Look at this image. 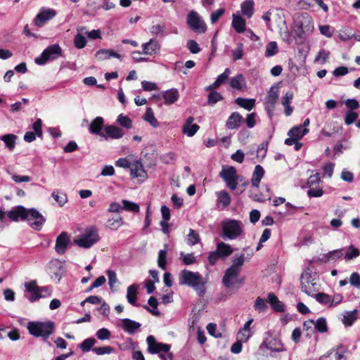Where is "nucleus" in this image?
<instances>
[{
	"mask_svg": "<svg viewBox=\"0 0 360 360\" xmlns=\"http://www.w3.org/2000/svg\"><path fill=\"white\" fill-rule=\"evenodd\" d=\"M319 360H346V357L338 351L331 350L326 354L321 356Z\"/></svg>",
	"mask_w": 360,
	"mask_h": 360,
	"instance_id": "40",
	"label": "nucleus"
},
{
	"mask_svg": "<svg viewBox=\"0 0 360 360\" xmlns=\"http://www.w3.org/2000/svg\"><path fill=\"white\" fill-rule=\"evenodd\" d=\"M123 136V130L112 124L105 127L103 134H101V137L103 138L105 140H108L109 139H119L122 138Z\"/></svg>",
	"mask_w": 360,
	"mask_h": 360,
	"instance_id": "14",
	"label": "nucleus"
},
{
	"mask_svg": "<svg viewBox=\"0 0 360 360\" xmlns=\"http://www.w3.org/2000/svg\"><path fill=\"white\" fill-rule=\"evenodd\" d=\"M222 234L224 240H234L243 233L242 223L235 219H227L221 223Z\"/></svg>",
	"mask_w": 360,
	"mask_h": 360,
	"instance_id": "6",
	"label": "nucleus"
},
{
	"mask_svg": "<svg viewBox=\"0 0 360 360\" xmlns=\"http://www.w3.org/2000/svg\"><path fill=\"white\" fill-rule=\"evenodd\" d=\"M216 251L221 258H226L233 253V250L230 245L220 242L217 245Z\"/></svg>",
	"mask_w": 360,
	"mask_h": 360,
	"instance_id": "30",
	"label": "nucleus"
},
{
	"mask_svg": "<svg viewBox=\"0 0 360 360\" xmlns=\"http://www.w3.org/2000/svg\"><path fill=\"white\" fill-rule=\"evenodd\" d=\"M121 327L127 333L134 334L139 329L141 324L139 322L129 319H123L122 320Z\"/></svg>",
	"mask_w": 360,
	"mask_h": 360,
	"instance_id": "24",
	"label": "nucleus"
},
{
	"mask_svg": "<svg viewBox=\"0 0 360 360\" xmlns=\"http://www.w3.org/2000/svg\"><path fill=\"white\" fill-rule=\"evenodd\" d=\"M93 352L97 355L110 354L114 352V348L111 346H105L101 347H94Z\"/></svg>",
	"mask_w": 360,
	"mask_h": 360,
	"instance_id": "56",
	"label": "nucleus"
},
{
	"mask_svg": "<svg viewBox=\"0 0 360 360\" xmlns=\"http://www.w3.org/2000/svg\"><path fill=\"white\" fill-rule=\"evenodd\" d=\"M251 335L250 330L240 329L237 334V340L245 342L249 340Z\"/></svg>",
	"mask_w": 360,
	"mask_h": 360,
	"instance_id": "62",
	"label": "nucleus"
},
{
	"mask_svg": "<svg viewBox=\"0 0 360 360\" xmlns=\"http://www.w3.org/2000/svg\"><path fill=\"white\" fill-rule=\"evenodd\" d=\"M236 103L240 107L250 111L255 105V99L254 98H244L239 97L236 99Z\"/></svg>",
	"mask_w": 360,
	"mask_h": 360,
	"instance_id": "35",
	"label": "nucleus"
},
{
	"mask_svg": "<svg viewBox=\"0 0 360 360\" xmlns=\"http://www.w3.org/2000/svg\"><path fill=\"white\" fill-rule=\"evenodd\" d=\"M95 56L98 60L101 61L108 60L110 58H116L121 60L122 58L120 53L112 49H100L96 53Z\"/></svg>",
	"mask_w": 360,
	"mask_h": 360,
	"instance_id": "22",
	"label": "nucleus"
},
{
	"mask_svg": "<svg viewBox=\"0 0 360 360\" xmlns=\"http://www.w3.org/2000/svg\"><path fill=\"white\" fill-rule=\"evenodd\" d=\"M223 99V96L221 94L217 91H211L207 98V103L210 105H214L217 102L221 101Z\"/></svg>",
	"mask_w": 360,
	"mask_h": 360,
	"instance_id": "53",
	"label": "nucleus"
},
{
	"mask_svg": "<svg viewBox=\"0 0 360 360\" xmlns=\"http://www.w3.org/2000/svg\"><path fill=\"white\" fill-rule=\"evenodd\" d=\"M330 55V52L325 49H321L319 51L318 55L315 58V62L320 63L321 64H324Z\"/></svg>",
	"mask_w": 360,
	"mask_h": 360,
	"instance_id": "57",
	"label": "nucleus"
},
{
	"mask_svg": "<svg viewBox=\"0 0 360 360\" xmlns=\"http://www.w3.org/2000/svg\"><path fill=\"white\" fill-rule=\"evenodd\" d=\"M70 243V238L66 232H62L56 238L55 250L59 255H63Z\"/></svg>",
	"mask_w": 360,
	"mask_h": 360,
	"instance_id": "18",
	"label": "nucleus"
},
{
	"mask_svg": "<svg viewBox=\"0 0 360 360\" xmlns=\"http://www.w3.org/2000/svg\"><path fill=\"white\" fill-rule=\"evenodd\" d=\"M130 172L132 178H141L143 180L147 178V173L140 160H136L130 166Z\"/></svg>",
	"mask_w": 360,
	"mask_h": 360,
	"instance_id": "20",
	"label": "nucleus"
},
{
	"mask_svg": "<svg viewBox=\"0 0 360 360\" xmlns=\"http://www.w3.org/2000/svg\"><path fill=\"white\" fill-rule=\"evenodd\" d=\"M309 129L307 128L302 129L301 127H294L288 133V134L295 138L297 141L301 139L304 135L308 134Z\"/></svg>",
	"mask_w": 360,
	"mask_h": 360,
	"instance_id": "38",
	"label": "nucleus"
},
{
	"mask_svg": "<svg viewBox=\"0 0 360 360\" xmlns=\"http://www.w3.org/2000/svg\"><path fill=\"white\" fill-rule=\"evenodd\" d=\"M62 54V49L58 44L48 46L41 53L40 56L36 58L34 61L38 65H44L49 60L58 58Z\"/></svg>",
	"mask_w": 360,
	"mask_h": 360,
	"instance_id": "10",
	"label": "nucleus"
},
{
	"mask_svg": "<svg viewBox=\"0 0 360 360\" xmlns=\"http://www.w3.org/2000/svg\"><path fill=\"white\" fill-rule=\"evenodd\" d=\"M254 5L252 0H245L240 5L242 13L248 18L252 17L254 13Z\"/></svg>",
	"mask_w": 360,
	"mask_h": 360,
	"instance_id": "32",
	"label": "nucleus"
},
{
	"mask_svg": "<svg viewBox=\"0 0 360 360\" xmlns=\"http://www.w3.org/2000/svg\"><path fill=\"white\" fill-rule=\"evenodd\" d=\"M267 348L273 352H283L285 351V348L280 340H271L267 345Z\"/></svg>",
	"mask_w": 360,
	"mask_h": 360,
	"instance_id": "46",
	"label": "nucleus"
},
{
	"mask_svg": "<svg viewBox=\"0 0 360 360\" xmlns=\"http://www.w3.org/2000/svg\"><path fill=\"white\" fill-rule=\"evenodd\" d=\"M25 288L26 290L30 293V295L27 297L28 300L33 302L44 297V295L39 294V287L37 285L36 281H31L25 283Z\"/></svg>",
	"mask_w": 360,
	"mask_h": 360,
	"instance_id": "19",
	"label": "nucleus"
},
{
	"mask_svg": "<svg viewBox=\"0 0 360 360\" xmlns=\"http://www.w3.org/2000/svg\"><path fill=\"white\" fill-rule=\"evenodd\" d=\"M199 234L193 229H190L189 233L187 235V243L190 245H194L199 243Z\"/></svg>",
	"mask_w": 360,
	"mask_h": 360,
	"instance_id": "50",
	"label": "nucleus"
},
{
	"mask_svg": "<svg viewBox=\"0 0 360 360\" xmlns=\"http://www.w3.org/2000/svg\"><path fill=\"white\" fill-rule=\"evenodd\" d=\"M343 249H337L328 252L326 255V262L335 261L342 257Z\"/></svg>",
	"mask_w": 360,
	"mask_h": 360,
	"instance_id": "47",
	"label": "nucleus"
},
{
	"mask_svg": "<svg viewBox=\"0 0 360 360\" xmlns=\"http://www.w3.org/2000/svg\"><path fill=\"white\" fill-rule=\"evenodd\" d=\"M1 140H2L6 147H8L10 151H13L15 147L16 140L18 139L17 136L13 134H8L1 136Z\"/></svg>",
	"mask_w": 360,
	"mask_h": 360,
	"instance_id": "36",
	"label": "nucleus"
},
{
	"mask_svg": "<svg viewBox=\"0 0 360 360\" xmlns=\"http://www.w3.org/2000/svg\"><path fill=\"white\" fill-rule=\"evenodd\" d=\"M245 257L243 254L240 255L238 257L233 258L232 261V265L230 266L231 269H234L241 271L242 267L244 264Z\"/></svg>",
	"mask_w": 360,
	"mask_h": 360,
	"instance_id": "52",
	"label": "nucleus"
},
{
	"mask_svg": "<svg viewBox=\"0 0 360 360\" xmlns=\"http://www.w3.org/2000/svg\"><path fill=\"white\" fill-rule=\"evenodd\" d=\"M142 53L148 56H153L159 53L160 44L155 39H150L148 42L142 44Z\"/></svg>",
	"mask_w": 360,
	"mask_h": 360,
	"instance_id": "17",
	"label": "nucleus"
},
{
	"mask_svg": "<svg viewBox=\"0 0 360 360\" xmlns=\"http://www.w3.org/2000/svg\"><path fill=\"white\" fill-rule=\"evenodd\" d=\"M122 210L138 213L140 210L139 205L134 202L122 200Z\"/></svg>",
	"mask_w": 360,
	"mask_h": 360,
	"instance_id": "42",
	"label": "nucleus"
},
{
	"mask_svg": "<svg viewBox=\"0 0 360 360\" xmlns=\"http://www.w3.org/2000/svg\"><path fill=\"white\" fill-rule=\"evenodd\" d=\"M25 220L33 221L31 224V226L34 230L39 231L42 228L44 223L45 222V218L36 209L27 210V214L26 215Z\"/></svg>",
	"mask_w": 360,
	"mask_h": 360,
	"instance_id": "12",
	"label": "nucleus"
},
{
	"mask_svg": "<svg viewBox=\"0 0 360 360\" xmlns=\"http://www.w3.org/2000/svg\"><path fill=\"white\" fill-rule=\"evenodd\" d=\"M268 302L271 304L272 309L276 312H283L285 305L281 302L274 292H269L267 295Z\"/></svg>",
	"mask_w": 360,
	"mask_h": 360,
	"instance_id": "27",
	"label": "nucleus"
},
{
	"mask_svg": "<svg viewBox=\"0 0 360 360\" xmlns=\"http://www.w3.org/2000/svg\"><path fill=\"white\" fill-rule=\"evenodd\" d=\"M255 310L261 312V311H265L267 309V304L265 300L257 297L255 300Z\"/></svg>",
	"mask_w": 360,
	"mask_h": 360,
	"instance_id": "63",
	"label": "nucleus"
},
{
	"mask_svg": "<svg viewBox=\"0 0 360 360\" xmlns=\"http://www.w3.org/2000/svg\"><path fill=\"white\" fill-rule=\"evenodd\" d=\"M358 311L356 309L345 311L343 314L342 323L346 326H351L356 319Z\"/></svg>",
	"mask_w": 360,
	"mask_h": 360,
	"instance_id": "34",
	"label": "nucleus"
},
{
	"mask_svg": "<svg viewBox=\"0 0 360 360\" xmlns=\"http://www.w3.org/2000/svg\"><path fill=\"white\" fill-rule=\"evenodd\" d=\"M278 51L277 44L275 41H271L266 46L265 56L270 57L274 56Z\"/></svg>",
	"mask_w": 360,
	"mask_h": 360,
	"instance_id": "55",
	"label": "nucleus"
},
{
	"mask_svg": "<svg viewBox=\"0 0 360 360\" xmlns=\"http://www.w3.org/2000/svg\"><path fill=\"white\" fill-rule=\"evenodd\" d=\"M278 98V90L274 87H271L268 92L267 96L265 98V107L269 117L273 115L275 104Z\"/></svg>",
	"mask_w": 360,
	"mask_h": 360,
	"instance_id": "15",
	"label": "nucleus"
},
{
	"mask_svg": "<svg viewBox=\"0 0 360 360\" xmlns=\"http://www.w3.org/2000/svg\"><path fill=\"white\" fill-rule=\"evenodd\" d=\"M96 340L93 338H89L84 340L79 345V348L84 352H87L90 351L93 346L96 344Z\"/></svg>",
	"mask_w": 360,
	"mask_h": 360,
	"instance_id": "51",
	"label": "nucleus"
},
{
	"mask_svg": "<svg viewBox=\"0 0 360 360\" xmlns=\"http://www.w3.org/2000/svg\"><path fill=\"white\" fill-rule=\"evenodd\" d=\"M351 285L360 288V274L357 272H353L349 277Z\"/></svg>",
	"mask_w": 360,
	"mask_h": 360,
	"instance_id": "64",
	"label": "nucleus"
},
{
	"mask_svg": "<svg viewBox=\"0 0 360 360\" xmlns=\"http://www.w3.org/2000/svg\"><path fill=\"white\" fill-rule=\"evenodd\" d=\"M116 121L120 125L126 129H129L132 127L131 120L127 116L124 115L123 114L119 115Z\"/></svg>",
	"mask_w": 360,
	"mask_h": 360,
	"instance_id": "48",
	"label": "nucleus"
},
{
	"mask_svg": "<svg viewBox=\"0 0 360 360\" xmlns=\"http://www.w3.org/2000/svg\"><path fill=\"white\" fill-rule=\"evenodd\" d=\"M295 32L300 39H305L314 29L312 18L307 13H298L294 18Z\"/></svg>",
	"mask_w": 360,
	"mask_h": 360,
	"instance_id": "3",
	"label": "nucleus"
},
{
	"mask_svg": "<svg viewBox=\"0 0 360 360\" xmlns=\"http://www.w3.org/2000/svg\"><path fill=\"white\" fill-rule=\"evenodd\" d=\"M99 235L96 228L87 230L79 239L75 240L74 243L80 248H89L99 240Z\"/></svg>",
	"mask_w": 360,
	"mask_h": 360,
	"instance_id": "9",
	"label": "nucleus"
},
{
	"mask_svg": "<svg viewBox=\"0 0 360 360\" xmlns=\"http://www.w3.org/2000/svg\"><path fill=\"white\" fill-rule=\"evenodd\" d=\"M27 328L30 335L36 338H41L49 347L51 346L48 339L54 330V323L53 322L32 321L27 323Z\"/></svg>",
	"mask_w": 360,
	"mask_h": 360,
	"instance_id": "2",
	"label": "nucleus"
},
{
	"mask_svg": "<svg viewBox=\"0 0 360 360\" xmlns=\"http://www.w3.org/2000/svg\"><path fill=\"white\" fill-rule=\"evenodd\" d=\"M180 258L186 265H191L196 262V258L193 253L181 254Z\"/></svg>",
	"mask_w": 360,
	"mask_h": 360,
	"instance_id": "61",
	"label": "nucleus"
},
{
	"mask_svg": "<svg viewBox=\"0 0 360 360\" xmlns=\"http://www.w3.org/2000/svg\"><path fill=\"white\" fill-rule=\"evenodd\" d=\"M217 202L222 205L223 207H228L231 203V197L227 191H221L217 193Z\"/></svg>",
	"mask_w": 360,
	"mask_h": 360,
	"instance_id": "41",
	"label": "nucleus"
},
{
	"mask_svg": "<svg viewBox=\"0 0 360 360\" xmlns=\"http://www.w3.org/2000/svg\"><path fill=\"white\" fill-rule=\"evenodd\" d=\"M186 23L193 32L196 33H205L207 25L202 18L195 11H191L186 17Z\"/></svg>",
	"mask_w": 360,
	"mask_h": 360,
	"instance_id": "8",
	"label": "nucleus"
},
{
	"mask_svg": "<svg viewBox=\"0 0 360 360\" xmlns=\"http://www.w3.org/2000/svg\"><path fill=\"white\" fill-rule=\"evenodd\" d=\"M300 282L302 291L311 297L319 290L318 276L314 273L309 271H303L300 276Z\"/></svg>",
	"mask_w": 360,
	"mask_h": 360,
	"instance_id": "4",
	"label": "nucleus"
},
{
	"mask_svg": "<svg viewBox=\"0 0 360 360\" xmlns=\"http://www.w3.org/2000/svg\"><path fill=\"white\" fill-rule=\"evenodd\" d=\"M74 44L76 48L81 49L86 46V39L85 37H84L81 34H77L75 36Z\"/></svg>",
	"mask_w": 360,
	"mask_h": 360,
	"instance_id": "59",
	"label": "nucleus"
},
{
	"mask_svg": "<svg viewBox=\"0 0 360 360\" xmlns=\"http://www.w3.org/2000/svg\"><path fill=\"white\" fill-rule=\"evenodd\" d=\"M167 249V245L165 244V250H160L158 252V264L163 270L166 268Z\"/></svg>",
	"mask_w": 360,
	"mask_h": 360,
	"instance_id": "45",
	"label": "nucleus"
},
{
	"mask_svg": "<svg viewBox=\"0 0 360 360\" xmlns=\"http://www.w3.org/2000/svg\"><path fill=\"white\" fill-rule=\"evenodd\" d=\"M150 33L157 37H165L166 33V26L165 24L153 25L150 27Z\"/></svg>",
	"mask_w": 360,
	"mask_h": 360,
	"instance_id": "43",
	"label": "nucleus"
},
{
	"mask_svg": "<svg viewBox=\"0 0 360 360\" xmlns=\"http://www.w3.org/2000/svg\"><path fill=\"white\" fill-rule=\"evenodd\" d=\"M162 162L165 164H172L176 160V155L173 152H169L162 155L160 158Z\"/></svg>",
	"mask_w": 360,
	"mask_h": 360,
	"instance_id": "60",
	"label": "nucleus"
},
{
	"mask_svg": "<svg viewBox=\"0 0 360 360\" xmlns=\"http://www.w3.org/2000/svg\"><path fill=\"white\" fill-rule=\"evenodd\" d=\"M232 26L238 33H242L245 30V20L241 16L233 14Z\"/></svg>",
	"mask_w": 360,
	"mask_h": 360,
	"instance_id": "31",
	"label": "nucleus"
},
{
	"mask_svg": "<svg viewBox=\"0 0 360 360\" xmlns=\"http://www.w3.org/2000/svg\"><path fill=\"white\" fill-rule=\"evenodd\" d=\"M243 120L242 115L238 112H234L229 117L226 122V127L229 129H238Z\"/></svg>",
	"mask_w": 360,
	"mask_h": 360,
	"instance_id": "26",
	"label": "nucleus"
},
{
	"mask_svg": "<svg viewBox=\"0 0 360 360\" xmlns=\"http://www.w3.org/2000/svg\"><path fill=\"white\" fill-rule=\"evenodd\" d=\"M104 125V120L102 117H97L94 119L89 127V131L93 134L99 135L103 134L102 129Z\"/></svg>",
	"mask_w": 360,
	"mask_h": 360,
	"instance_id": "25",
	"label": "nucleus"
},
{
	"mask_svg": "<svg viewBox=\"0 0 360 360\" xmlns=\"http://www.w3.org/2000/svg\"><path fill=\"white\" fill-rule=\"evenodd\" d=\"M240 272L241 271L238 270L231 269L230 267L228 268L223 276L222 283L228 288H231L238 283H242L244 279H238V276Z\"/></svg>",
	"mask_w": 360,
	"mask_h": 360,
	"instance_id": "11",
	"label": "nucleus"
},
{
	"mask_svg": "<svg viewBox=\"0 0 360 360\" xmlns=\"http://www.w3.org/2000/svg\"><path fill=\"white\" fill-rule=\"evenodd\" d=\"M137 290L138 286L133 284L127 288V299L128 302L134 306H136Z\"/></svg>",
	"mask_w": 360,
	"mask_h": 360,
	"instance_id": "37",
	"label": "nucleus"
},
{
	"mask_svg": "<svg viewBox=\"0 0 360 360\" xmlns=\"http://www.w3.org/2000/svg\"><path fill=\"white\" fill-rule=\"evenodd\" d=\"M313 297H314L319 303L324 304L330 303L331 301L330 295L323 292H315Z\"/></svg>",
	"mask_w": 360,
	"mask_h": 360,
	"instance_id": "58",
	"label": "nucleus"
},
{
	"mask_svg": "<svg viewBox=\"0 0 360 360\" xmlns=\"http://www.w3.org/2000/svg\"><path fill=\"white\" fill-rule=\"evenodd\" d=\"M51 195L60 206H63L68 201L66 194L58 190L53 191Z\"/></svg>",
	"mask_w": 360,
	"mask_h": 360,
	"instance_id": "44",
	"label": "nucleus"
},
{
	"mask_svg": "<svg viewBox=\"0 0 360 360\" xmlns=\"http://www.w3.org/2000/svg\"><path fill=\"white\" fill-rule=\"evenodd\" d=\"M310 324L314 325V328L320 333H326L328 331L326 319L323 317L319 318L316 321L313 320L305 321L304 326L308 327Z\"/></svg>",
	"mask_w": 360,
	"mask_h": 360,
	"instance_id": "28",
	"label": "nucleus"
},
{
	"mask_svg": "<svg viewBox=\"0 0 360 360\" xmlns=\"http://www.w3.org/2000/svg\"><path fill=\"white\" fill-rule=\"evenodd\" d=\"M56 12L51 8H42L40 9L39 13L37 15L34 23L38 27H42L47 21L54 18Z\"/></svg>",
	"mask_w": 360,
	"mask_h": 360,
	"instance_id": "13",
	"label": "nucleus"
},
{
	"mask_svg": "<svg viewBox=\"0 0 360 360\" xmlns=\"http://www.w3.org/2000/svg\"><path fill=\"white\" fill-rule=\"evenodd\" d=\"M157 97L159 99H164L165 105H170L174 104L179 98V93L178 89L172 88L162 91Z\"/></svg>",
	"mask_w": 360,
	"mask_h": 360,
	"instance_id": "16",
	"label": "nucleus"
},
{
	"mask_svg": "<svg viewBox=\"0 0 360 360\" xmlns=\"http://www.w3.org/2000/svg\"><path fill=\"white\" fill-rule=\"evenodd\" d=\"M264 174V171L263 167L257 165L255 167V170L252 174V178L251 180L252 185L255 187H258L260 183L261 179H262Z\"/></svg>",
	"mask_w": 360,
	"mask_h": 360,
	"instance_id": "33",
	"label": "nucleus"
},
{
	"mask_svg": "<svg viewBox=\"0 0 360 360\" xmlns=\"http://www.w3.org/2000/svg\"><path fill=\"white\" fill-rule=\"evenodd\" d=\"M179 282L181 285L192 288L200 297L205 293V283L198 272L184 269L179 274Z\"/></svg>",
	"mask_w": 360,
	"mask_h": 360,
	"instance_id": "1",
	"label": "nucleus"
},
{
	"mask_svg": "<svg viewBox=\"0 0 360 360\" xmlns=\"http://www.w3.org/2000/svg\"><path fill=\"white\" fill-rule=\"evenodd\" d=\"M229 84L234 89L243 90L246 88L245 79L242 74H238L236 77L231 78Z\"/></svg>",
	"mask_w": 360,
	"mask_h": 360,
	"instance_id": "29",
	"label": "nucleus"
},
{
	"mask_svg": "<svg viewBox=\"0 0 360 360\" xmlns=\"http://www.w3.org/2000/svg\"><path fill=\"white\" fill-rule=\"evenodd\" d=\"M27 214V209L23 206L19 205L8 212V217L12 220L17 221L19 219L25 220L26 215Z\"/></svg>",
	"mask_w": 360,
	"mask_h": 360,
	"instance_id": "21",
	"label": "nucleus"
},
{
	"mask_svg": "<svg viewBox=\"0 0 360 360\" xmlns=\"http://www.w3.org/2000/svg\"><path fill=\"white\" fill-rule=\"evenodd\" d=\"M148 352L150 354H158L161 360H172V354L169 352L171 345L162 342H157L155 338L150 335L146 339Z\"/></svg>",
	"mask_w": 360,
	"mask_h": 360,
	"instance_id": "5",
	"label": "nucleus"
},
{
	"mask_svg": "<svg viewBox=\"0 0 360 360\" xmlns=\"http://www.w3.org/2000/svg\"><path fill=\"white\" fill-rule=\"evenodd\" d=\"M219 176L225 181L226 186L232 191L236 189L238 181H241L236 169L233 166H223Z\"/></svg>",
	"mask_w": 360,
	"mask_h": 360,
	"instance_id": "7",
	"label": "nucleus"
},
{
	"mask_svg": "<svg viewBox=\"0 0 360 360\" xmlns=\"http://www.w3.org/2000/svg\"><path fill=\"white\" fill-rule=\"evenodd\" d=\"M106 224L108 228L116 230L123 224V218L119 216L117 218L108 219Z\"/></svg>",
	"mask_w": 360,
	"mask_h": 360,
	"instance_id": "49",
	"label": "nucleus"
},
{
	"mask_svg": "<svg viewBox=\"0 0 360 360\" xmlns=\"http://www.w3.org/2000/svg\"><path fill=\"white\" fill-rule=\"evenodd\" d=\"M143 120L153 127H158L159 126V122L155 117L153 110L151 108H146Z\"/></svg>",
	"mask_w": 360,
	"mask_h": 360,
	"instance_id": "39",
	"label": "nucleus"
},
{
	"mask_svg": "<svg viewBox=\"0 0 360 360\" xmlns=\"http://www.w3.org/2000/svg\"><path fill=\"white\" fill-rule=\"evenodd\" d=\"M193 121L194 118L193 117H188L183 126V133L189 137L194 136L200 128L198 124H193Z\"/></svg>",
	"mask_w": 360,
	"mask_h": 360,
	"instance_id": "23",
	"label": "nucleus"
},
{
	"mask_svg": "<svg viewBox=\"0 0 360 360\" xmlns=\"http://www.w3.org/2000/svg\"><path fill=\"white\" fill-rule=\"evenodd\" d=\"M360 255L359 250L355 248L354 245H350L348 248L347 252L345 255V259L346 260H352L358 257Z\"/></svg>",
	"mask_w": 360,
	"mask_h": 360,
	"instance_id": "54",
	"label": "nucleus"
}]
</instances>
